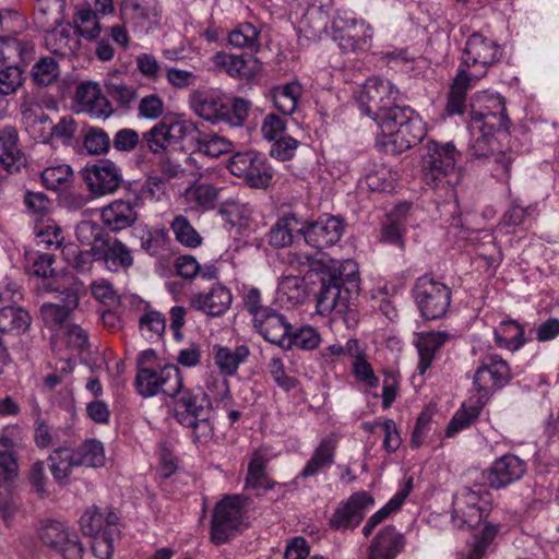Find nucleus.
<instances>
[{"label": "nucleus", "mask_w": 559, "mask_h": 559, "mask_svg": "<svg viewBox=\"0 0 559 559\" xmlns=\"http://www.w3.org/2000/svg\"><path fill=\"white\" fill-rule=\"evenodd\" d=\"M0 164L9 173H17L25 164V157L19 147V135L14 127L0 130Z\"/></svg>", "instance_id": "nucleus-31"}, {"label": "nucleus", "mask_w": 559, "mask_h": 559, "mask_svg": "<svg viewBox=\"0 0 559 559\" xmlns=\"http://www.w3.org/2000/svg\"><path fill=\"white\" fill-rule=\"evenodd\" d=\"M49 469L53 479L60 484H67L73 467H78L72 463L71 449L67 447H58L48 457Z\"/></svg>", "instance_id": "nucleus-45"}, {"label": "nucleus", "mask_w": 559, "mask_h": 559, "mask_svg": "<svg viewBox=\"0 0 559 559\" xmlns=\"http://www.w3.org/2000/svg\"><path fill=\"white\" fill-rule=\"evenodd\" d=\"M75 103L80 111L93 118L106 119L114 112L111 103L102 93L98 83L90 81L80 83L75 92Z\"/></svg>", "instance_id": "nucleus-22"}, {"label": "nucleus", "mask_w": 559, "mask_h": 559, "mask_svg": "<svg viewBox=\"0 0 559 559\" xmlns=\"http://www.w3.org/2000/svg\"><path fill=\"white\" fill-rule=\"evenodd\" d=\"M415 302L426 320L443 318L450 307L452 290L427 275L417 278L413 288Z\"/></svg>", "instance_id": "nucleus-11"}, {"label": "nucleus", "mask_w": 559, "mask_h": 559, "mask_svg": "<svg viewBox=\"0 0 559 559\" xmlns=\"http://www.w3.org/2000/svg\"><path fill=\"white\" fill-rule=\"evenodd\" d=\"M174 401V417L181 425H191L194 419L211 414L212 402L201 388L183 389L176 393Z\"/></svg>", "instance_id": "nucleus-19"}, {"label": "nucleus", "mask_w": 559, "mask_h": 559, "mask_svg": "<svg viewBox=\"0 0 559 559\" xmlns=\"http://www.w3.org/2000/svg\"><path fill=\"white\" fill-rule=\"evenodd\" d=\"M138 110L140 118L155 120L164 114L165 106L163 99L157 94H150L140 99Z\"/></svg>", "instance_id": "nucleus-63"}, {"label": "nucleus", "mask_w": 559, "mask_h": 559, "mask_svg": "<svg viewBox=\"0 0 559 559\" xmlns=\"http://www.w3.org/2000/svg\"><path fill=\"white\" fill-rule=\"evenodd\" d=\"M320 343L319 333L310 326L300 328L298 330H294L292 326L289 336L285 342L283 349H292L293 347H298L306 350H311L318 347Z\"/></svg>", "instance_id": "nucleus-52"}, {"label": "nucleus", "mask_w": 559, "mask_h": 559, "mask_svg": "<svg viewBox=\"0 0 559 559\" xmlns=\"http://www.w3.org/2000/svg\"><path fill=\"white\" fill-rule=\"evenodd\" d=\"M302 93L304 88L297 81L274 86L270 91L274 107L285 116L296 111Z\"/></svg>", "instance_id": "nucleus-37"}, {"label": "nucleus", "mask_w": 559, "mask_h": 559, "mask_svg": "<svg viewBox=\"0 0 559 559\" xmlns=\"http://www.w3.org/2000/svg\"><path fill=\"white\" fill-rule=\"evenodd\" d=\"M110 515H117L111 510L102 512L96 506H92L85 510L80 518V530L83 535L93 537L102 534L108 526Z\"/></svg>", "instance_id": "nucleus-46"}, {"label": "nucleus", "mask_w": 559, "mask_h": 559, "mask_svg": "<svg viewBox=\"0 0 559 559\" xmlns=\"http://www.w3.org/2000/svg\"><path fill=\"white\" fill-rule=\"evenodd\" d=\"M511 379L512 372L507 360L497 354H486L473 377L475 394L488 402L493 392L506 386Z\"/></svg>", "instance_id": "nucleus-12"}, {"label": "nucleus", "mask_w": 559, "mask_h": 559, "mask_svg": "<svg viewBox=\"0 0 559 559\" xmlns=\"http://www.w3.org/2000/svg\"><path fill=\"white\" fill-rule=\"evenodd\" d=\"M259 31L250 23H242L228 35V41L236 48H258Z\"/></svg>", "instance_id": "nucleus-56"}, {"label": "nucleus", "mask_w": 559, "mask_h": 559, "mask_svg": "<svg viewBox=\"0 0 559 559\" xmlns=\"http://www.w3.org/2000/svg\"><path fill=\"white\" fill-rule=\"evenodd\" d=\"M36 24L46 32L45 45L52 53L61 57L73 53L79 40L66 28H58L62 22V10L66 0H36Z\"/></svg>", "instance_id": "nucleus-2"}, {"label": "nucleus", "mask_w": 559, "mask_h": 559, "mask_svg": "<svg viewBox=\"0 0 559 559\" xmlns=\"http://www.w3.org/2000/svg\"><path fill=\"white\" fill-rule=\"evenodd\" d=\"M501 49L499 45L480 33H473L466 40L462 53V66L479 68L481 74L500 61Z\"/></svg>", "instance_id": "nucleus-17"}, {"label": "nucleus", "mask_w": 559, "mask_h": 559, "mask_svg": "<svg viewBox=\"0 0 559 559\" xmlns=\"http://www.w3.org/2000/svg\"><path fill=\"white\" fill-rule=\"evenodd\" d=\"M84 147L92 155L106 154L110 148V138L102 128L92 127L84 135Z\"/></svg>", "instance_id": "nucleus-58"}, {"label": "nucleus", "mask_w": 559, "mask_h": 559, "mask_svg": "<svg viewBox=\"0 0 559 559\" xmlns=\"http://www.w3.org/2000/svg\"><path fill=\"white\" fill-rule=\"evenodd\" d=\"M475 136L473 143L469 145V156L474 159L484 163H493L495 176L500 180H506L510 177V169L512 158L502 150L500 141L504 136H498V131L487 128L486 130L475 129L472 132Z\"/></svg>", "instance_id": "nucleus-9"}, {"label": "nucleus", "mask_w": 559, "mask_h": 559, "mask_svg": "<svg viewBox=\"0 0 559 559\" xmlns=\"http://www.w3.org/2000/svg\"><path fill=\"white\" fill-rule=\"evenodd\" d=\"M197 133V135H188V141L191 143L193 152L217 158L233 151V142L226 138L215 133H204L198 128Z\"/></svg>", "instance_id": "nucleus-36"}, {"label": "nucleus", "mask_w": 559, "mask_h": 559, "mask_svg": "<svg viewBox=\"0 0 559 559\" xmlns=\"http://www.w3.org/2000/svg\"><path fill=\"white\" fill-rule=\"evenodd\" d=\"M46 289L59 293V302H46L40 307V314L46 324L62 325L72 310L79 306V295L73 288L60 290L58 287L48 284Z\"/></svg>", "instance_id": "nucleus-27"}, {"label": "nucleus", "mask_w": 559, "mask_h": 559, "mask_svg": "<svg viewBox=\"0 0 559 559\" xmlns=\"http://www.w3.org/2000/svg\"><path fill=\"white\" fill-rule=\"evenodd\" d=\"M409 207V204L404 203L396 206L394 211L391 214H389L386 221L381 226V242L396 246L401 250H404V234L406 233V227L403 219L405 218V215L408 212Z\"/></svg>", "instance_id": "nucleus-34"}, {"label": "nucleus", "mask_w": 559, "mask_h": 559, "mask_svg": "<svg viewBox=\"0 0 559 559\" xmlns=\"http://www.w3.org/2000/svg\"><path fill=\"white\" fill-rule=\"evenodd\" d=\"M488 402L480 396L473 394L452 416L445 429L448 438L454 437L459 431L468 428L480 415Z\"/></svg>", "instance_id": "nucleus-33"}, {"label": "nucleus", "mask_w": 559, "mask_h": 559, "mask_svg": "<svg viewBox=\"0 0 559 559\" xmlns=\"http://www.w3.org/2000/svg\"><path fill=\"white\" fill-rule=\"evenodd\" d=\"M214 362L224 376L236 374L239 366L249 357L250 349L247 345H239L235 349L215 345Z\"/></svg>", "instance_id": "nucleus-39"}, {"label": "nucleus", "mask_w": 559, "mask_h": 559, "mask_svg": "<svg viewBox=\"0 0 559 559\" xmlns=\"http://www.w3.org/2000/svg\"><path fill=\"white\" fill-rule=\"evenodd\" d=\"M332 37L343 52H366L372 46V27L365 21L337 12L332 20Z\"/></svg>", "instance_id": "nucleus-10"}, {"label": "nucleus", "mask_w": 559, "mask_h": 559, "mask_svg": "<svg viewBox=\"0 0 559 559\" xmlns=\"http://www.w3.org/2000/svg\"><path fill=\"white\" fill-rule=\"evenodd\" d=\"M31 324V314L17 304L7 302L0 307V332L24 334L28 331Z\"/></svg>", "instance_id": "nucleus-38"}, {"label": "nucleus", "mask_w": 559, "mask_h": 559, "mask_svg": "<svg viewBox=\"0 0 559 559\" xmlns=\"http://www.w3.org/2000/svg\"><path fill=\"white\" fill-rule=\"evenodd\" d=\"M218 188L211 183H194L187 190L188 198L199 206L206 210L213 209L218 197Z\"/></svg>", "instance_id": "nucleus-55"}, {"label": "nucleus", "mask_w": 559, "mask_h": 559, "mask_svg": "<svg viewBox=\"0 0 559 559\" xmlns=\"http://www.w3.org/2000/svg\"><path fill=\"white\" fill-rule=\"evenodd\" d=\"M302 282L304 281L296 275L283 276L278 282L277 293L285 296L287 301L292 304H299L305 298Z\"/></svg>", "instance_id": "nucleus-59"}, {"label": "nucleus", "mask_w": 559, "mask_h": 559, "mask_svg": "<svg viewBox=\"0 0 559 559\" xmlns=\"http://www.w3.org/2000/svg\"><path fill=\"white\" fill-rule=\"evenodd\" d=\"M175 239L186 248L194 249L202 245L203 238L183 215H177L170 223Z\"/></svg>", "instance_id": "nucleus-48"}, {"label": "nucleus", "mask_w": 559, "mask_h": 559, "mask_svg": "<svg viewBox=\"0 0 559 559\" xmlns=\"http://www.w3.org/2000/svg\"><path fill=\"white\" fill-rule=\"evenodd\" d=\"M288 263L298 270L300 273L306 272L310 289L314 295V289H318V278L316 277V264H323L322 260H314L307 253H289L287 258Z\"/></svg>", "instance_id": "nucleus-57"}, {"label": "nucleus", "mask_w": 559, "mask_h": 559, "mask_svg": "<svg viewBox=\"0 0 559 559\" xmlns=\"http://www.w3.org/2000/svg\"><path fill=\"white\" fill-rule=\"evenodd\" d=\"M250 108L251 102L242 97H235L230 105L227 104V112L224 115L223 121L233 127H240L247 120Z\"/></svg>", "instance_id": "nucleus-62"}, {"label": "nucleus", "mask_w": 559, "mask_h": 559, "mask_svg": "<svg viewBox=\"0 0 559 559\" xmlns=\"http://www.w3.org/2000/svg\"><path fill=\"white\" fill-rule=\"evenodd\" d=\"M73 23L80 36L88 40L95 39L102 31L98 16L91 7L90 0H82L75 5Z\"/></svg>", "instance_id": "nucleus-40"}, {"label": "nucleus", "mask_w": 559, "mask_h": 559, "mask_svg": "<svg viewBox=\"0 0 559 559\" xmlns=\"http://www.w3.org/2000/svg\"><path fill=\"white\" fill-rule=\"evenodd\" d=\"M32 79L38 86H48L59 76V66L51 57L38 60L32 68Z\"/></svg>", "instance_id": "nucleus-53"}, {"label": "nucleus", "mask_w": 559, "mask_h": 559, "mask_svg": "<svg viewBox=\"0 0 559 559\" xmlns=\"http://www.w3.org/2000/svg\"><path fill=\"white\" fill-rule=\"evenodd\" d=\"M34 44L20 36H2L1 63L27 66L33 59Z\"/></svg>", "instance_id": "nucleus-35"}, {"label": "nucleus", "mask_w": 559, "mask_h": 559, "mask_svg": "<svg viewBox=\"0 0 559 559\" xmlns=\"http://www.w3.org/2000/svg\"><path fill=\"white\" fill-rule=\"evenodd\" d=\"M191 107L194 112L211 122L223 121L227 112V104L217 93L194 92L190 98Z\"/></svg>", "instance_id": "nucleus-32"}, {"label": "nucleus", "mask_w": 559, "mask_h": 559, "mask_svg": "<svg viewBox=\"0 0 559 559\" xmlns=\"http://www.w3.org/2000/svg\"><path fill=\"white\" fill-rule=\"evenodd\" d=\"M404 501L405 493H395L384 507H382L367 520L362 527L364 536H370L373 530L380 523H382L391 513L397 511L402 507Z\"/></svg>", "instance_id": "nucleus-54"}, {"label": "nucleus", "mask_w": 559, "mask_h": 559, "mask_svg": "<svg viewBox=\"0 0 559 559\" xmlns=\"http://www.w3.org/2000/svg\"><path fill=\"white\" fill-rule=\"evenodd\" d=\"M138 200L117 199L102 209L100 218L111 233L132 227L139 219Z\"/></svg>", "instance_id": "nucleus-23"}, {"label": "nucleus", "mask_w": 559, "mask_h": 559, "mask_svg": "<svg viewBox=\"0 0 559 559\" xmlns=\"http://www.w3.org/2000/svg\"><path fill=\"white\" fill-rule=\"evenodd\" d=\"M526 473V463L513 454L496 459L488 468L487 481L492 489H502L520 480Z\"/></svg>", "instance_id": "nucleus-24"}, {"label": "nucleus", "mask_w": 559, "mask_h": 559, "mask_svg": "<svg viewBox=\"0 0 559 559\" xmlns=\"http://www.w3.org/2000/svg\"><path fill=\"white\" fill-rule=\"evenodd\" d=\"M84 180L94 194L105 195L118 190L122 183V173L112 160L100 159L85 167Z\"/></svg>", "instance_id": "nucleus-20"}, {"label": "nucleus", "mask_w": 559, "mask_h": 559, "mask_svg": "<svg viewBox=\"0 0 559 559\" xmlns=\"http://www.w3.org/2000/svg\"><path fill=\"white\" fill-rule=\"evenodd\" d=\"M480 490L463 487L453 498L451 522L460 530H472L486 516L480 506Z\"/></svg>", "instance_id": "nucleus-16"}, {"label": "nucleus", "mask_w": 559, "mask_h": 559, "mask_svg": "<svg viewBox=\"0 0 559 559\" xmlns=\"http://www.w3.org/2000/svg\"><path fill=\"white\" fill-rule=\"evenodd\" d=\"M397 96L399 90L389 80L374 76L365 82L356 102L360 111L376 121L381 129L393 110L403 107L396 105Z\"/></svg>", "instance_id": "nucleus-4"}, {"label": "nucleus", "mask_w": 559, "mask_h": 559, "mask_svg": "<svg viewBox=\"0 0 559 559\" xmlns=\"http://www.w3.org/2000/svg\"><path fill=\"white\" fill-rule=\"evenodd\" d=\"M297 218L294 214H286L278 218L269 231V243L274 248H284L292 245L293 231L297 227Z\"/></svg>", "instance_id": "nucleus-47"}, {"label": "nucleus", "mask_w": 559, "mask_h": 559, "mask_svg": "<svg viewBox=\"0 0 559 559\" xmlns=\"http://www.w3.org/2000/svg\"><path fill=\"white\" fill-rule=\"evenodd\" d=\"M38 536L43 544L58 551L63 559H83L84 547L75 533H70L59 521H46Z\"/></svg>", "instance_id": "nucleus-15"}, {"label": "nucleus", "mask_w": 559, "mask_h": 559, "mask_svg": "<svg viewBox=\"0 0 559 559\" xmlns=\"http://www.w3.org/2000/svg\"><path fill=\"white\" fill-rule=\"evenodd\" d=\"M231 175L241 179L248 187L265 190L273 180V169L267 158L257 151H245L234 154L227 163Z\"/></svg>", "instance_id": "nucleus-8"}, {"label": "nucleus", "mask_w": 559, "mask_h": 559, "mask_svg": "<svg viewBox=\"0 0 559 559\" xmlns=\"http://www.w3.org/2000/svg\"><path fill=\"white\" fill-rule=\"evenodd\" d=\"M108 526L102 534L91 537V548L95 557L99 559H111L114 554V540L120 534L118 528V515H110Z\"/></svg>", "instance_id": "nucleus-43"}, {"label": "nucleus", "mask_w": 559, "mask_h": 559, "mask_svg": "<svg viewBox=\"0 0 559 559\" xmlns=\"http://www.w3.org/2000/svg\"><path fill=\"white\" fill-rule=\"evenodd\" d=\"M318 289H314L316 307L320 314H328L337 309L343 312L359 293V271L354 260L329 261L316 264Z\"/></svg>", "instance_id": "nucleus-1"}, {"label": "nucleus", "mask_w": 559, "mask_h": 559, "mask_svg": "<svg viewBox=\"0 0 559 559\" xmlns=\"http://www.w3.org/2000/svg\"><path fill=\"white\" fill-rule=\"evenodd\" d=\"M105 88L107 95L116 102L121 109H129L138 96L135 87L117 80L106 81Z\"/></svg>", "instance_id": "nucleus-51"}, {"label": "nucleus", "mask_w": 559, "mask_h": 559, "mask_svg": "<svg viewBox=\"0 0 559 559\" xmlns=\"http://www.w3.org/2000/svg\"><path fill=\"white\" fill-rule=\"evenodd\" d=\"M426 153L421 156V173L424 181L432 189L451 183L461 153L452 142L439 143L435 140L425 145Z\"/></svg>", "instance_id": "nucleus-5"}, {"label": "nucleus", "mask_w": 559, "mask_h": 559, "mask_svg": "<svg viewBox=\"0 0 559 559\" xmlns=\"http://www.w3.org/2000/svg\"><path fill=\"white\" fill-rule=\"evenodd\" d=\"M404 536L392 525L383 527L372 539L367 559H395L404 548Z\"/></svg>", "instance_id": "nucleus-29"}, {"label": "nucleus", "mask_w": 559, "mask_h": 559, "mask_svg": "<svg viewBox=\"0 0 559 559\" xmlns=\"http://www.w3.org/2000/svg\"><path fill=\"white\" fill-rule=\"evenodd\" d=\"M197 134V127L190 121H159L142 134L141 145L155 155L163 154L169 145L188 140V135Z\"/></svg>", "instance_id": "nucleus-14"}, {"label": "nucleus", "mask_w": 559, "mask_h": 559, "mask_svg": "<svg viewBox=\"0 0 559 559\" xmlns=\"http://www.w3.org/2000/svg\"><path fill=\"white\" fill-rule=\"evenodd\" d=\"M233 302V295L225 285L215 283L209 292H199L190 297V306L210 317L224 314Z\"/></svg>", "instance_id": "nucleus-25"}, {"label": "nucleus", "mask_w": 559, "mask_h": 559, "mask_svg": "<svg viewBox=\"0 0 559 559\" xmlns=\"http://www.w3.org/2000/svg\"><path fill=\"white\" fill-rule=\"evenodd\" d=\"M383 123L381 132L388 138L383 142L388 151L403 153L419 144L426 136V129L420 118L409 107L394 109Z\"/></svg>", "instance_id": "nucleus-3"}, {"label": "nucleus", "mask_w": 559, "mask_h": 559, "mask_svg": "<svg viewBox=\"0 0 559 559\" xmlns=\"http://www.w3.org/2000/svg\"><path fill=\"white\" fill-rule=\"evenodd\" d=\"M96 246V260L103 262L108 271H127L133 265L134 260L131 250L118 238L106 236Z\"/></svg>", "instance_id": "nucleus-26"}, {"label": "nucleus", "mask_w": 559, "mask_h": 559, "mask_svg": "<svg viewBox=\"0 0 559 559\" xmlns=\"http://www.w3.org/2000/svg\"><path fill=\"white\" fill-rule=\"evenodd\" d=\"M335 448L336 444L333 439L324 438L299 473V477L307 478L313 476L321 469L331 466L334 463Z\"/></svg>", "instance_id": "nucleus-41"}, {"label": "nucleus", "mask_w": 559, "mask_h": 559, "mask_svg": "<svg viewBox=\"0 0 559 559\" xmlns=\"http://www.w3.org/2000/svg\"><path fill=\"white\" fill-rule=\"evenodd\" d=\"M138 393L143 397H152L159 392L175 396L182 386V377L175 365H165L158 371L153 368L140 367L134 380Z\"/></svg>", "instance_id": "nucleus-13"}, {"label": "nucleus", "mask_w": 559, "mask_h": 559, "mask_svg": "<svg viewBox=\"0 0 559 559\" xmlns=\"http://www.w3.org/2000/svg\"><path fill=\"white\" fill-rule=\"evenodd\" d=\"M75 236L81 243L94 247L95 243H100L107 235L97 223L82 221L76 225Z\"/></svg>", "instance_id": "nucleus-61"}, {"label": "nucleus", "mask_w": 559, "mask_h": 559, "mask_svg": "<svg viewBox=\"0 0 559 559\" xmlns=\"http://www.w3.org/2000/svg\"><path fill=\"white\" fill-rule=\"evenodd\" d=\"M271 142H273V144L270 150V155L282 162L293 158L299 145V141L290 135H282Z\"/></svg>", "instance_id": "nucleus-64"}, {"label": "nucleus", "mask_w": 559, "mask_h": 559, "mask_svg": "<svg viewBox=\"0 0 559 559\" xmlns=\"http://www.w3.org/2000/svg\"><path fill=\"white\" fill-rule=\"evenodd\" d=\"M373 504V498L366 491L353 493L341 501L329 520L333 531L355 530L364 520L366 510Z\"/></svg>", "instance_id": "nucleus-18"}, {"label": "nucleus", "mask_w": 559, "mask_h": 559, "mask_svg": "<svg viewBox=\"0 0 559 559\" xmlns=\"http://www.w3.org/2000/svg\"><path fill=\"white\" fill-rule=\"evenodd\" d=\"M253 326L265 341L281 348H284L292 329L287 318L272 308L259 314L253 320Z\"/></svg>", "instance_id": "nucleus-28"}, {"label": "nucleus", "mask_w": 559, "mask_h": 559, "mask_svg": "<svg viewBox=\"0 0 559 559\" xmlns=\"http://www.w3.org/2000/svg\"><path fill=\"white\" fill-rule=\"evenodd\" d=\"M266 460L260 453H254L248 465L246 476V488L271 490L275 487L283 488L284 485L270 479L265 473Z\"/></svg>", "instance_id": "nucleus-42"}, {"label": "nucleus", "mask_w": 559, "mask_h": 559, "mask_svg": "<svg viewBox=\"0 0 559 559\" xmlns=\"http://www.w3.org/2000/svg\"><path fill=\"white\" fill-rule=\"evenodd\" d=\"M344 222L335 216H321L318 221L299 229L305 241L317 249L335 245L344 233Z\"/></svg>", "instance_id": "nucleus-21"}, {"label": "nucleus", "mask_w": 559, "mask_h": 559, "mask_svg": "<svg viewBox=\"0 0 559 559\" xmlns=\"http://www.w3.org/2000/svg\"><path fill=\"white\" fill-rule=\"evenodd\" d=\"M510 119L507 114L506 100L499 94L480 93L471 110L469 129H495L498 136L508 138Z\"/></svg>", "instance_id": "nucleus-7"}, {"label": "nucleus", "mask_w": 559, "mask_h": 559, "mask_svg": "<svg viewBox=\"0 0 559 559\" xmlns=\"http://www.w3.org/2000/svg\"><path fill=\"white\" fill-rule=\"evenodd\" d=\"M246 501L241 495H229L215 504L211 521L212 543L223 545L239 532Z\"/></svg>", "instance_id": "nucleus-6"}, {"label": "nucleus", "mask_w": 559, "mask_h": 559, "mask_svg": "<svg viewBox=\"0 0 559 559\" xmlns=\"http://www.w3.org/2000/svg\"><path fill=\"white\" fill-rule=\"evenodd\" d=\"M76 129L75 120L71 116H64L60 118L58 123L48 127V131L40 134L38 140L43 143H49L52 139H57L63 144H69L74 138Z\"/></svg>", "instance_id": "nucleus-50"}, {"label": "nucleus", "mask_w": 559, "mask_h": 559, "mask_svg": "<svg viewBox=\"0 0 559 559\" xmlns=\"http://www.w3.org/2000/svg\"><path fill=\"white\" fill-rule=\"evenodd\" d=\"M450 340V334L445 331L421 332L417 335L414 344L418 350L417 371L425 374L431 367L436 358V353Z\"/></svg>", "instance_id": "nucleus-30"}, {"label": "nucleus", "mask_w": 559, "mask_h": 559, "mask_svg": "<svg viewBox=\"0 0 559 559\" xmlns=\"http://www.w3.org/2000/svg\"><path fill=\"white\" fill-rule=\"evenodd\" d=\"M135 66L138 71L147 80L157 82L164 74L163 67L154 55L142 52L135 57Z\"/></svg>", "instance_id": "nucleus-60"}, {"label": "nucleus", "mask_w": 559, "mask_h": 559, "mask_svg": "<svg viewBox=\"0 0 559 559\" xmlns=\"http://www.w3.org/2000/svg\"><path fill=\"white\" fill-rule=\"evenodd\" d=\"M71 454L72 463L76 466L98 467L104 465L105 462L103 443L95 439L87 440L76 449L71 450Z\"/></svg>", "instance_id": "nucleus-44"}, {"label": "nucleus", "mask_w": 559, "mask_h": 559, "mask_svg": "<svg viewBox=\"0 0 559 559\" xmlns=\"http://www.w3.org/2000/svg\"><path fill=\"white\" fill-rule=\"evenodd\" d=\"M25 68L26 66L14 63L0 69V95L9 96L17 92L25 81Z\"/></svg>", "instance_id": "nucleus-49"}]
</instances>
